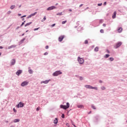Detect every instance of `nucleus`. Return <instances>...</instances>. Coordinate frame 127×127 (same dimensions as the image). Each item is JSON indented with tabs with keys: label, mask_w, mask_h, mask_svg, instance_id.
Here are the masks:
<instances>
[{
	"label": "nucleus",
	"mask_w": 127,
	"mask_h": 127,
	"mask_svg": "<svg viewBox=\"0 0 127 127\" xmlns=\"http://www.w3.org/2000/svg\"><path fill=\"white\" fill-rule=\"evenodd\" d=\"M69 107L70 104H69V102L66 103V105H60L61 109H63V110H67V109H69Z\"/></svg>",
	"instance_id": "obj_1"
},
{
	"label": "nucleus",
	"mask_w": 127,
	"mask_h": 127,
	"mask_svg": "<svg viewBox=\"0 0 127 127\" xmlns=\"http://www.w3.org/2000/svg\"><path fill=\"white\" fill-rule=\"evenodd\" d=\"M61 74H62V71L57 70L53 73V76H54V77H57V76H59V75H61Z\"/></svg>",
	"instance_id": "obj_2"
},
{
	"label": "nucleus",
	"mask_w": 127,
	"mask_h": 127,
	"mask_svg": "<svg viewBox=\"0 0 127 127\" xmlns=\"http://www.w3.org/2000/svg\"><path fill=\"white\" fill-rule=\"evenodd\" d=\"M84 87L85 88H86V89H93L94 90H98V87H93L90 85H85Z\"/></svg>",
	"instance_id": "obj_3"
},
{
	"label": "nucleus",
	"mask_w": 127,
	"mask_h": 127,
	"mask_svg": "<svg viewBox=\"0 0 127 127\" xmlns=\"http://www.w3.org/2000/svg\"><path fill=\"white\" fill-rule=\"evenodd\" d=\"M122 44H123V43H122V42H118L114 46V48L115 49H118V48H119V47H121L122 46Z\"/></svg>",
	"instance_id": "obj_4"
},
{
	"label": "nucleus",
	"mask_w": 127,
	"mask_h": 127,
	"mask_svg": "<svg viewBox=\"0 0 127 127\" xmlns=\"http://www.w3.org/2000/svg\"><path fill=\"white\" fill-rule=\"evenodd\" d=\"M77 60L79 64H83V63H84V59H83L82 58H81L78 57L77 58Z\"/></svg>",
	"instance_id": "obj_5"
},
{
	"label": "nucleus",
	"mask_w": 127,
	"mask_h": 127,
	"mask_svg": "<svg viewBox=\"0 0 127 127\" xmlns=\"http://www.w3.org/2000/svg\"><path fill=\"white\" fill-rule=\"evenodd\" d=\"M57 7L55 6H52L47 8V10H53V9H56Z\"/></svg>",
	"instance_id": "obj_6"
},
{
	"label": "nucleus",
	"mask_w": 127,
	"mask_h": 127,
	"mask_svg": "<svg viewBox=\"0 0 127 127\" xmlns=\"http://www.w3.org/2000/svg\"><path fill=\"white\" fill-rule=\"evenodd\" d=\"M15 62H16L15 59H12V60H11V61H10V66H13V65H15Z\"/></svg>",
	"instance_id": "obj_7"
},
{
	"label": "nucleus",
	"mask_w": 127,
	"mask_h": 127,
	"mask_svg": "<svg viewBox=\"0 0 127 127\" xmlns=\"http://www.w3.org/2000/svg\"><path fill=\"white\" fill-rule=\"evenodd\" d=\"M18 108H23L24 107V103L20 102L17 105Z\"/></svg>",
	"instance_id": "obj_8"
},
{
	"label": "nucleus",
	"mask_w": 127,
	"mask_h": 127,
	"mask_svg": "<svg viewBox=\"0 0 127 127\" xmlns=\"http://www.w3.org/2000/svg\"><path fill=\"white\" fill-rule=\"evenodd\" d=\"M65 37L64 35H62L59 37L58 40L60 42H61L63 41V39H64V38Z\"/></svg>",
	"instance_id": "obj_9"
},
{
	"label": "nucleus",
	"mask_w": 127,
	"mask_h": 127,
	"mask_svg": "<svg viewBox=\"0 0 127 127\" xmlns=\"http://www.w3.org/2000/svg\"><path fill=\"white\" fill-rule=\"evenodd\" d=\"M27 85H28V82H27V81H23L21 84V86H22V87H24L25 86H27Z\"/></svg>",
	"instance_id": "obj_10"
},
{
	"label": "nucleus",
	"mask_w": 127,
	"mask_h": 127,
	"mask_svg": "<svg viewBox=\"0 0 127 127\" xmlns=\"http://www.w3.org/2000/svg\"><path fill=\"white\" fill-rule=\"evenodd\" d=\"M50 81H51V80L49 79L48 80L42 81L41 82V84H48Z\"/></svg>",
	"instance_id": "obj_11"
},
{
	"label": "nucleus",
	"mask_w": 127,
	"mask_h": 127,
	"mask_svg": "<svg viewBox=\"0 0 127 127\" xmlns=\"http://www.w3.org/2000/svg\"><path fill=\"white\" fill-rule=\"evenodd\" d=\"M21 73H22V70L19 69L16 71V75H17V76H19V75H20V74H21Z\"/></svg>",
	"instance_id": "obj_12"
},
{
	"label": "nucleus",
	"mask_w": 127,
	"mask_h": 127,
	"mask_svg": "<svg viewBox=\"0 0 127 127\" xmlns=\"http://www.w3.org/2000/svg\"><path fill=\"white\" fill-rule=\"evenodd\" d=\"M15 47H16V45H11L10 46H9L8 47V49H11V48H15Z\"/></svg>",
	"instance_id": "obj_13"
},
{
	"label": "nucleus",
	"mask_w": 127,
	"mask_h": 127,
	"mask_svg": "<svg viewBox=\"0 0 127 127\" xmlns=\"http://www.w3.org/2000/svg\"><path fill=\"white\" fill-rule=\"evenodd\" d=\"M28 72L29 73V74H33V70H32V69H31L30 67H28Z\"/></svg>",
	"instance_id": "obj_14"
},
{
	"label": "nucleus",
	"mask_w": 127,
	"mask_h": 127,
	"mask_svg": "<svg viewBox=\"0 0 127 127\" xmlns=\"http://www.w3.org/2000/svg\"><path fill=\"white\" fill-rule=\"evenodd\" d=\"M24 40H25V38H24L23 39H22V40H21V41L20 42H19V45H21V44L22 43H23V42H24Z\"/></svg>",
	"instance_id": "obj_15"
},
{
	"label": "nucleus",
	"mask_w": 127,
	"mask_h": 127,
	"mask_svg": "<svg viewBox=\"0 0 127 127\" xmlns=\"http://www.w3.org/2000/svg\"><path fill=\"white\" fill-rule=\"evenodd\" d=\"M54 124H55V125L58 124V118H55V120L54 121Z\"/></svg>",
	"instance_id": "obj_16"
},
{
	"label": "nucleus",
	"mask_w": 127,
	"mask_h": 127,
	"mask_svg": "<svg viewBox=\"0 0 127 127\" xmlns=\"http://www.w3.org/2000/svg\"><path fill=\"white\" fill-rule=\"evenodd\" d=\"M117 15V12L115 11L113 13V15L112 16V18L115 19L116 18V16Z\"/></svg>",
	"instance_id": "obj_17"
},
{
	"label": "nucleus",
	"mask_w": 127,
	"mask_h": 127,
	"mask_svg": "<svg viewBox=\"0 0 127 127\" xmlns=\"http://www.w3.org/2000/svg\"><path fill=\"white\" fill-rule=\"evenodd\" d=\"M77 108H78L79 109H84V106L82 105H77Z\"/></svg>",
	"instance_id": "obj_18"
},
{
	"label": "nucleus",
	"mask_w": 127,
	"mask_h": 127,
	"mask_svg": "<svg viewBox=\"0 0 127 127\" xmlns=\"http://www.w3.org/2000/svg\"><path fill=\"white\" fill-rule=\"evenodd\" d=\"M118 32H119V33H121V32H122V31H123V28H122V27L119 28L118 29Z\"/></svg>",
	"instance_id": "obj_19"
},
{
	"label": "nucleus",
	"mask_w": 127,
	"mask_h": 127,
	"mask_svg": "<svg viewBox=\"0 0 127 127\" xmlns=\"http://www.w3.org/2000/svg\"><path fill=\"white\" fill-rule=\"evenodd\" d=\"M31 23H32V22H30L28 23H26L25 25V27H26V26H28V25H30V24H31Z\"/></svg>",
	"instance_id": "obj_20"
},
{
	"label": "nucleus",
	"mask_w": 127,
	"mask_h": 127,
	"mask_svg": "<svg viewBox=\"0 0 127 127\" xmlns=\"http://www.w3.org/2000/svg\"><path fill=\"white\" fill-rule=\"evenodd\" d=\"M20 120L19 119H15L14 120V123H19Z\"/></svg>",
	"instance_id": "obj_21"
},
{
	"label": "nucleus",
	"mask_w": 127,
	"mask_h": 127,
	"mask_svg": "<svg viewBox=\"0 0 127 127\" xmlns=\"http://www.w3.org/2000/svg\"><path fill=\"white\" fill-rule=\"evenodd\" d=\"M94 51H95V52H98V51H99V47H95L94 49Z\"/></svg>",
	"instance_id": "obj_22"
},
{
	"label": "nucleus",
	"mask_w": 127,
	"mask_h": 127,
	"mask_svg": "<svg viewBox=\"0 0 127 127\" xmlns=\"http://www.w3.org/2000/svg\"><path fill=\"white\" fill-rule=\"evenodd\" d=\"M91 108L92 109H93V110H96V107L95 106V105L94 104H92L91 105Z\"/></svg>",
	"instance_id": "obj_23"
},
{
	"label": "nucleus",
	"mask_w": 127,
	"mask_h": 127,
	"mask_svg": "<svg viewBox=\"0 0 127 127\" xmlns=\"http://www.w3.org/2000/svg\"><path fill=\"white\" fill-rule=\"evenodd\" d=\"M15 8V5H12L10 6V8L11 9H13V8Z\"/></svg>",
	"instance_id": "obj_24"
},
{
	"label": "nucleus",
	"mask_w": 127,
	"mask_h": 127,
	"mask_svg": "<svg viewBox=\"0 0 127 127\" xmlns=\"http://www.w3.org/2000/svg\"><path fill=\"white\" fill-rule=\"evenodd\" d=\"M109 57H110V55H109V54H106L104 56V58H109Z\"/></svg>",
	"instance_id": "obj_25"
},
{
	"label": "nucleus",
	"mask_w": 127,
	"mask_h": 127,
	"mask_svg": "<svg viewBox=\"0 0 127 127\" xmlns=\"http://www.w3.org/2000/svg\"><path fill=\"white\" fill-rule=\"evenodd\" d=\"M57 15H63V12H59L57 14Z\"/></svg>",
	"instance_id": "obj_26"
},
{
	"label": "nucleus",
	"mask_w": 127,
	"mask_h": 127,
	"mask_svg": "<svg viewBox=\"0 0 127 127\" xmlns=\"http://www.w3.org/2000/svg\"><path fill=\"white\" fill-rule=\"evenodd\" d=\"M36 13H37V12H35L34 13L31 14V16H34V15H35V14H36Z\"/></svg>",
	"instance_id": "obj_27"
},
{
	"label": "nucleus",
	"mask_w": 127,
	"mask_h": 127,
	"mask_svg": "<svg viewBox=\"0 0 127 127\" xmlns=\"http://www.w3.org/2000/svg\"><path fill=\"white\" fill-rule=\"evenodd\" d=\"M25 23V21H24V22H23L22 23V24H21V25L20 26V27H22L23 25H24V23Z\"/></svg>",
	"instance_id": "obj_28"
},
{
	"label": "nucleus",
	"mask_w": 127,
	"mask_h": 127,
	"mask_svg": "<svg viewBox=\"0 0 127 127\" xmlns=\"http://www.w3.org/2000/svg\"><path fill=\"white\" fill-rule=\"evenodd\" d=\"M109 60H110V61L112 62L113 60H114V58L111 57V58H109Z\"/></svg>",
	"instance_id": "obj_29"
},
{
	"label": "nucleus",
	"mask_w": 127,
	"mask_h": 127,
	"mask_svg": "<svg viewBox=\"0 0 127 127\" xmlns=\"http://www.w3.org/2000/svg\"><path fill=\"white\" fill-rule=\"evenodd\" d=\"M79 80L80 81H83V80H84V78L82 76H79Z\"/></svg>",
	"instance_id": "obj_30"
},
{
	"label": "nucleus",
	"mask_w": 127,
	"mask_h": 127,
	"mask_svg": "<svg viewBox=\"0 0 127 127\" xmlns=\"http://www.w3.org/2000/svg\"><path fill=\"white\" fill-rule=\"evenodd\" d=\"M101 89V90H106V87L105 86H102Z\"/></svg>",
	"instance_id": "obj_31"
},
{
	"label": "nucleus",
	"mask_w": 127,
	"mask_h": 127,
	"mask_svg": "<svg viewBox=\"0 0 127 127\" xmlns=\"http://www.w3.org/2000/svg\"><path fill=\"white\" fill-rule=\"evenodd\" d=\"M62 119H65V115L64 114L62 115Z\"/></svg>",
	"instance_id": "obj_32"
},
{
	"label": "nucleus",
	"mask_w": 127,
	"mask_h": 127,
	"mask_svg": "<svg viewBox=\"0 0 127 127\" xmlns=\"http://www.w3.org/2000/svg\"><path fill=\"white\" fill-rule=\"evenodd\" d=\"M66 22H67V20L63 21L62 22V24H65V23H66Z\"/></svg>",
	"instance_id": "obj_33"
},
{
	"label": "nucleus",
	"mask_w": 127,
	"mask_h": 127,
	"mask_svg": "<svg viewBox=\"0 0 127 127\" xmlns=\"http://www.w3.org/2000/svg\"><path fill=\"white\" fill-rule=\"evenodd\" d=\"M99 22L100 23H103V22H104V20L103 19H100L99 20Z\"/></svg>",
	"instance_id": "obj_34"
},
{
	"label": "nucleus",
	"mask_w": 127,
	"mask_h": 127,
	"mask_svg": "<svg viewBox=\"0 0 127 127\" xmlns=\"http://www.w3.org/2000/svg\"><path fill=\"white\" fill-rule=\"evenodd\" d=\"M43 19H44V20H42V22H43V21L46 20V16H44Z\"/></svg>",
	"instance_id": "obj_35"
},
{
	"label": "nucleus",
	"mask_w": 127,
	"mask_h": 127,
	"mask_svg": "<svg viewBox=\"0 0 127 127\" xmlns=\"http://www.w3.org/2000/svg\"><path fill=\"white\" fill-rule=\"evenodd\" d=\"M39 28H40L39 27V28H35V29H34V31H36V30H38L39 29Z\"/></svg>",
	"instance_id": "obj_36"
},
{
	"label": "nucleus",
	"mask_w": 127,
	"mask_h": 127,
	"mask_svg": "<svg viewBox=\"0 0 127 127\" xmlns=\"http://www.w3.org/2000/svg\"><path fill=\"white\" fill-rule=\"evenodd\" d=\"M85 44H88V40H86L84 42Z\"/></svg>",
	"instance_id": "obj_37"
},
{
	"label": "nucleus",
	"mask_w": 127,
	"mask_h": 127,
	"mask_svg": "<svg viewBox=\"0 0 127 127\" xmlns=\"http://www.w3.org/2000/svg\"><path fill=\"white\" fill-rule=\"evenodd\" d=\"M13 111L14 113H16V110H15V108H14L13 109Z\"/></svg>",
	"instance_id": "obj_38"
},
{
	"label": "nucleus",
	"mask_w": 127,
	"mask_h": 127,
	"mask_svg": "<svg viewBox=\"0 0 127 127\" xmlns=\"http://www.w3.org/2000/svg\"><path fill=\"white\" fill-rule=\"evenodd\" d=\"M100 32L101 33H104V30L103 29L100 30Z\"/></svg>",
	"instance_id": "obj_39"
},
{
	"label": "nucleus",
	"mask_w": 127,
	"mask_h": 127,
	"mask_svg": "<svg viewBox=\"0 0 127 127\" xmlns=\"http://www.w3.org/2000/svg\"><path fill=\"white\" fill-rule=\"evenodd\" d=\"M31 14L29 15L28 17H27V18H30V17H31Z\"/></svg>",
	"instance_id": "obj_40"
},
{
	"label": "nucleus",
	"mask_w": 127,
	"mask_h": 127,
	"mask_svg": "<svg viewBox=\"0 0 127 127\" xmlns=\"http://www.w3.org/2000/svg\"><path fill=\"white\" fill-rule=\"evenodd\" d=\"M55 25H56V24H53L51 25V26H52V27H54V26H55Z\"/></svg>",
	"instance_id": "obj_41"
},
{
	"label": "nucleus",
	"mask_w": 127,
	"mask_h": 127,
	"mask_svg": "<svg viewBox=\"0 0 127 127\" xmlns=\"http://www.w3.org/2000/svg\"><path fill=\"white\" fill-rule=\"evenodd\" d=\"M20 26H18L16 28V30H17V29H18L19 28H20Z\"/></svg>",
	"instance_id": "obj_42"
},
{
	"label": "nucleus",
	"mask_w": 127,
	"mask_h": 127,
	"mask_svg": "<svg viewBox=\"0 0 127 127\" xmlns=\"http://www.w3.org/2000/svg\"><path fill=\"white\" fill-rule=\"evenodd\" d=\"M48 54V52H46L44 54V55L46 56Z\"/></svg>",
	"instance_id": "obj_43"
},
{
	"label": "nucleus",
	"mask_w": 127,
	"mask_h": 127,
	"mask_svg": "<svg viewBox=\"0 0 127 127\" xmlns=\"http://www.w3.org/2000/svg\"><path fill=\"white\" fill-rule=\"evenodd\" d=\"M48 48H49V46H46L45 47V49H48Z\"/></svg>",
	"instance_id": "obj_44"
},
{
	"label": "nucleus",
	"mask_w": 127,
	"mask_h": 127,
	"mask_svg": "<svg viewBox=\"0 0 127 127\" xmlns=\"http://www.w3.org/2000/svg\"><path fill=\"white\" fill-rule=\"evenodd\" d=\"M66 126L68 127H70V125H69L68 123H66Z\"/></svg>",
	"instance_id": "obj_45"
},
{
	"label": "nucleus",
	"mask_w": 127,
	"mask_h": 127,
	"mask_svg": "<svg viewBox=\"0 0 127 127\" xmlns=\"http://www.w3.org/2000/svg\"><path fill=\"white\" fill-rule=\"evenodd\" d=\"M39 109H40V107H38V108H36V111H39Z\"/></svg>",
	"instance_id": "obj_46"
},
{
	"label": "nucleus",
	"mask_w": 127,
	"mask_h": 127,
	"mask_svg": "<svg viewBox=\"0 0 127 127\" xmlns=\"http://www.w3.org/2000/svg\"><path fill=\"white\" fill-rule=\"evenodd\" d=\"M102 3H98V6H101L102 5Z\"/></svg>",
	"instance_id": "obj_47"
},
{
	"label": "nucleus",
	"mask_w": 127,
	"mask_h": 127,
	"mask_svg": "<svg viewBox=\"0 0 127 127\" xmlns=\"http://www.w3.org/2000/svg\"><path fill=\"white\" fill-rule=\"evenodd\" d=\"M7 13L8 14H10V13H11V11H8Z\"/></svg>",
	"instance_id": "obj_48"
},
{
	"label": "nucleus",
	"mask_w": 127,
	"mask_h": 127,
	"mask_svg": "<svg viewBox=\"0 0 127 127\" xmlns=\"http://www.w3.org/2000/svg\"><path fill=\"white\" fill-rule=\"evenodd\" d=\"M104 5H107V1L104 2V3H103Z\"/></svg>",
	"instance_id": "obj_49"
},
{
	"label": "nucleus",
	"mask_w": 127,
	"mask_h": 127,
	"mask_svg": "<svg viewBox=\"0 0 127 127\" xmlns=\"http://www.w3.org/2000/svg\"><path fill=\"white\" fill-rule=\"evenodd\" d=\"M107 53H108V54H110V51H109V50H107Z\"/></svg>",
	"instance_id": "obj_50"
},
{
	"label": "nucleus",
	"mask_w": 127,
	"mask_h": 127,
	"mask_svg": "<svg viewBox=\"0 0 127 127\" xmlns=\"http://www.w3.org/2000/svg\"><path fill=\"white\" fill-rule=\"evenodd\" d=\"M83 4H81L80 5H79V7H82V6H83Z\"/></svg>",
	"instance_id": "obj_51"
},
{
	"label": "nucleus",
	"mask_w": 127,
	"mask_h": 127,
	"mask_svg": "<svg viewBox=\"0 0 127 127\" xmlns=\"http://www.w3.org/2000/svg\"><path fill=\"white\" fill-rule=\"evenodd\" d=\"M75 77H76V78H79L80 76H79V75H75Z\"/></svg>",
	"instance_id": "obj_52"
},
{
	"label": "nucleus",
	"mask_w": 127,
	"mask_h": 127,
	"mask_svg": "<svg viewBox=\"0 0 127 127\" xmlns=\"http://www.w3.org/2000/svg\"><path fill=\"white\" fill-rule=\"evenodd\" d=\"M3 35H4V34H3V35H0V38H1V37H2V36H3Z\"/></svg>",
	"instance_id": "obj_53"
},
{
	"label": "nucleus",
	"mask_w": 127,
	"mask_h": 127,
	"mask_svg": "<svg viewBox=\"0 0 127 127\" xmlns=\"http://www.w3.org/2000/svg\"><path fill=\"white\" fill-rule=\"evenodd\" d=\"M99 83H100L101 84H102V83H103V81H102V80H99Z\"/></svg>",
	"instance_id": "obj_54"
},
{
	"label": "nucleus",
	"mask_w": 127,
	"mask_h": 127,
	"mask_svg": "<svg viewBox=\"0 0 127 127\" xmlns=\"http://www.w3.org/2000/svg\"><path fill=\"white\" fill-rule=\"evenodd\" d=\"M103 26H104V27H106V24H103Z\"/></svg>",
	"instance_id": "obj_55"
},
{
	"label": "nucleus",
	"mask_w": 127,
	"mask_h": 127,
	"mask_svg": "<svg viewBox=\"0 0 127 127\" xmlns=\"http://www.w3.org/2000/svg\"><path fill=\"white\" fill-rule=\"evenodd\" d=\"M18 16H21V14H18Z\"/></svg>",
	"instance_id": "obj_56"
},
{
	"label": "nucleus",
	"mask_w": 127,
	"mask_h": 127,
	"mask_svg": "<svg viewBox=\"0 0 127 127\" xmlns=\"http://www.w3.org/2000/svg\"><path fill=\"white\" fill-rule=\"evenodd\" d=\"M3 48V47H2V46H0V49H2Z\"/></svg>",
	"instance_id": "obj_57"
},
{
	"label": "nucleus",
	"mask_w": 127,
	"mask_h": 127,
	"mask_svg": "<svg viewBox=\"0 0 127 127\" xmlns=\"http://www.w3.org/2000/svg\"><path fill=\"white\" fill-rule=\"evenodd\" d=\"M22 17H26V15H24L22 16Z\"/></svg>",
	"instance_id": "obj_58"
},
{
	"label": "nucleus",
	"mask_w": 127,
	"mask_h": 127,
	"mask_svg": "<svg viewBox=\"0 0 127 127\" xmlns=\"http://www.w3.org/2000/svg\"><path fill=\"white\" fill-rule=\"evenodd\" d=\"M68 11H72V9H68Z\"/></svg>",
	"instance_id": "obj_59"
},
{
	"label": "nucleus",
	"mask_w": 127,
	"mask_h": 127,
	"mask_svg": "<svg viewBox=\"0 0 127 127\" xmlns=\"http://www.w3.org/2000/svg\"><path fill=\"white\" fill-rule=\"evenodd\" d=\"M76 24H78V25H79V21L76 22Z\"/></svg>",
	"instance_id": "obj_60"
},
{
	"label": "nucleus",
	"mask_w": 127,
	"mask_h": 127,
	"mask_svg": "<svg viewBox=\"0 0 127 127\" xmlns=\"http://www.w3.org/2000/svg\"><path fill=\"white\" fill-rule=\"evenodd\" d=\"M91 113H92V111H90L89 113H88V115H90V114H91Z\"/></svg>",
	"instance_id": "obj_61"
},
{
	"label": "nucleus",
	"mask_w": 127,
	"mask_h": 127,
	"mask_svg": "<svg viewBox=\"0 0 127 127\" xmlns=\"http://www.w3.org/2000/svg\"><path fill=\"white\" fill-rule=\"evenodd\" d=\"M55 5H58V3H56Z\"/></svg>",
	"instance_id": "obj_62"
},
{
	"label": "nucleus",
	"mask_w": 127,
	"mask_h": 127,
	"mask_svg": "<svg viewBox=\"0 0 127 127\" xmlns=\"http://www.w3.org/2000/svg\"><path fill=\"white\" fill-rule=\"evenodd\" d=\"M22 20H24V18H23L22 19Z\"/></svg>",
	"instance_id": "obj_63"
},
{
	"label": "nucleus",
	"mask_w": 127,
	"mask_h": 127,
	"mask_svg": "<svg viewBox=\"0 0 127 127\" xmlns=\"http://www.w3.org/2000/svg\"><path fill=\"white\" fill-rule=\"evenodd\" d=\"M10 127H14L13 126H11Z\"/></svg>",
	"instance_id": "obj_64"
}]
</instances>
